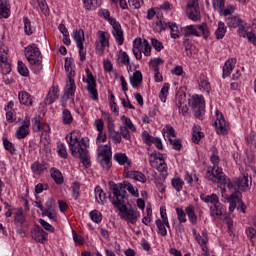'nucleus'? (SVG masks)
Listing matches in <instances>:
<instances>
[{"label":"nucleus","instance_id":"obj_1","mask_svg":"<svg viewBox=\"0 0 256 256\" xmlns=\"http://www.w3.org/2000/svg\"><path fill=\"white\" fill-rule=\"evenodd\" d=\"M110 191L108 195L109 201L112 203L113 207L115 209H118L120 211V217L121 219H124V221H127V223H131L132 225H135L137 223V219L139 218V211H137V208H129L127 207V191L133 196V197H139V190L133 186V184L123 181L122 183L115 184L113 182H109Z\"/></svg>","mask_w":256,"mask_h":256},{"label":"nucleus","instance_id":"obj_2","mask_svg":"<svg viewBox=\"0 0 256 256\" xmlns=\"http://www.w3.org/2000/svg\"><path fill=\"white\" fill-rule=\"evenodd\" d=\"M77 132L73 131L70 135H66V141L69 145V149L71 151V155L76 157V159H80L81 163L84 167H91V157L89 156V150H87V145L81 139L79 141V136H77Z\"/></svg>","mask_w":256,"mask_h":256},{"label":"nucleus","instance_id":"obj_3","mask_svg":"<svg viewBox=\"0 0 256 256\" xmlns=\"http://www.w3.org/2000/svg\"><path fill=\"white\" fill-rule=\"evenodd\" d=\"M213 175L218 177V183H221V185H226L228 189H234V193L236 191H239L240 193H247V191H251L253 179L249 177L248 174L240 176L231 181L230 179H227V176L223 173V169L218 168Z\"/></svg>","mask_w":256,"mask_h":256},{"label":"nucleus","instance_id":"obj_4","mask_svg":"<svg viewBox=\"0 0 256 256\" xmlns=\"http://www.w3.org/2000/svg\"><path fill=\"white\" fill-rule=\"evenodd\" d=\"M25 57L32 67H43V56L41 51L35 45H29L25 48Z\"/></svg>","mask_w":256,"mask_h":256},{"label":"nucleus","instance_id":"obj_5","mask_svg":"<svg viewBox=\"0 0 256 256\" xmlns=\"http://www.w3.org/2000/svg\"><path fill=\"white\" fill-rule=\"evenodd\" d=\"M86 77L83 78V82L87 83L86 89L88 91V95L92 101H97L99 99V93L97 92V81L95 80V76L91 73V70L86 69Z\"/></svg>","mask_w":256,"mask_h":256},{"label":"nucleus","instance_id":"obj_6","mask_svg":"<svg viewBox=\"0 0 256 256\" xmlns=\"http://www.w3.org/2000/svg\"><path fill=\"white\" fill-rule=\"evenodd\" d=\"M210 161L214 164V166L212 168H208L207 177L208 179H210V181H213L214 183H219V177L213 175V173L217 172V169H222L219 167V152L217 151V148H214L210 156Z\"/></svg>","mask_w":256,"mask_h":256},{"label":"nucleus","instance_id":"obj_7","mask_svg":"<svg viewBox=\"0 0 256 256\" xmlns=\"http://www.w3.org/2000/svg\"><path fill=\"white\" fill-rule=\"evenodd\" d=\"M111 157V147L107 145L104 146L103 149L98 153V161L101 167H103V169H106V171H109V169H111Z\"/></svg>","mask_w":256,"mask_h":256},{"label":"nucleus","instance_id":"obj_8","mask_svg":"<svg viewBox=\"0 0 256 256\" xmlns=\"http://www.w3.org/2000/svg\"><path fill=\"white\" fill-rule=\"evenodd\" d=\"M109 23L112 25V35L116 39L118 45H123L125 42V37L123 36V30L121 29V24L115 20V18H109Z\"/></svg>","mask_w":256,"mask_h":256},{"label":"nucleus","instance_id":"obj_9","mask_svg":"<svg viewBox=\"0 0 256 256\" xmlns=\"http://www.w3.org/2000/svg\"><path fill=\"white\" fill-rule=\"evenodd\" d=\"M186 13L191 21H199L201 15L197 6V0H191V3L187 4Z\"/></svg>","mask_w":256,"mask_h":256},{"label":"nucleus","instance_id":"obj_10","mask_svg":"<svg viewBox=\"0 0 256 256\" xmlns=\"http://www.w3.org/2000/svg\"><path fill=\"white\" fill-rule=\"evenodd\" d=\"M214 125L216 127L217 133L220 135L227 133V122L225 121L223 113L219 112V110H216V121L214 122Z\"/></svg>","mask_w":256,"mask_h":256},{"label":"nucleus","instance_id":"obj_11","mask_svg":"<svg viewBox=\"0 0 256 256\" xmlns=\"http://www.w3.org/2000/svg\"><path fill=\"white\" fill-rule=\"evenodd\" d=\"M31 125V119L29 117H25L22 122V125L16 131V137L18 139H25L27 135H29V127Z\"/></svg>","mask_w":256,"mask_h":256},{"label":"nucleus","instance_id":"obj_12","mask_svg":"<svg viewBox=\"0 0 256 256\" xmlns=\"http://www.w3.org/2000/svg\"><path fill=\"white\" fill-rule=\"evenodd\" d=\"M193 235L195 240L197 241V243H199V245L202 247V251L204 253H207L208 248H207V241H209V239L207 238V234L206 232H202V234L197 233L196 229H193Z\"/></svg>","mask_w":256,"mask_h":256},{"label":"nucleus","instance_id":"obj_13","mask_svg":"<svg viewBox=\"0 0 256 256\" xmlns=\"http://www.w3.org/2000/svg\"><path fill=\"white\" fill-rule=\"evenodd\" d=\"M57 99H59V88L52 86L44 99V105H52Z\"/></svg>","mask_w":256,"mask_h":256},{"label":"nucleus","instance_id":"obj_14","mask_svg":"<svg viewBox=\"0 0 256 256\" xmlns=\"http://www.w3.org/2000/svg\"><path fill=\"white\" fill-rule=\"evenodd\" d=\"M225 213H227V208H225V206L221 204L219 200L210 207V215L212 217H221V215H225Z\"/></svg>","mask_w":256,"mask_h":256},{"label":"nucleus","instance_id":"obj_15","mask_svg":"<svg viewBox=\"0 0 256 256\" xmlns=\"http://www.w3.org/2000/svg\"><path fill=\"white\" fill-rule=\"evenodd\" d=\"M240 197H241V192L236 190L227 199V201L229 203V211H230V213H233L235 211V208L237 207V205H239Z\"/></svg>","mask_w":256,"mask_h":256},{"label":"nucleus","instance_id":"obj_16","mask_svg":"<svg viewBox=\"0 0 256 256\" xmlns=\"http://www.w3.org/2000/svg\"><path fill=\"white\" fill-rule=\"evenodd\" d=\"M31 169L35 175H41V173H45L49 169V163L42 161V162H35L32 164Z\"/></svg>","mask_w":256,"mask_h":256},{"label":"nucleus","instance_id":"obj_17","mask_svg":"<svg viewBox=\"0 0 256 256\" xmlns=\"http://www.w3.org/2000/svg\"><path fill=\"white\" fill-rule=\"evenodd\" d=\"M189 105L192 109H199L201 107H205V98H203V96L195 94L189 101Z\"/></svg>","mask_w":256,"mask_h":256},{"label":"nucleus","instance_id":"obj_18","mask_svg":"<svg viewBox=\"0 0 256 256\" xmlns=\"http://www.w3.org/2000/svg\"><path fill=\"white\" fill-rule=\"evenodd\" d=\"M235 65H237V59L231 58L227 60L223 66V78L229 77L231 75V71L235 69Z\"/></svg>","mask_w":256,"mask_h":256},{"label":"nucleus","instance_id":"obj_19","mask_svg":"<svg viewBox=\"0 0 256 256\" xmlns=\"http://www.w3.org/2000/svg\"><path fill=\"white\" fill-rule=\"evenodd\" d=\"M33 239L37 241V243H45L47 241V232L43 230V228L37 226L34 229Z\"/></svg>","mask_w":256,"mask_h":256},{"label":"nucleus","instance_id":"obj_20","mask_svg":"<svg viewBox=\"0 0 256 256\" xmlns=\"http://www.w3.org/2000/svg\"><path fill=\"white\" fill-rule=\"evenodd\" d=\"M25 214H23V208H19L16 213H14V225L16 227H23L25 225Z\"/></svg>","mask_w":256,"mask_h":256},{"label":"nucleus","instance_id":"obj_21","mask_svg":"<svg viewBox=\"0 0 256 256\" xmlns=\"http://www.w3.org/2000/svg\"><path fill=\"white\" fill-rule=\"evenodd\" d=\"M95 198L99 205H105V203L107 202V194L103 191L101 186H96Z\"/></svg>","mask_w":256,"mask_h":256},{"label":"nucleus","instance_id":"obj_22","mask_svg":"<svg viewBox=\"0 0 256 256\" xmlns=\"http://www.w3.org/2000/svg\"><path fill=\"white\" fill-rule=\"evenodd\" d=\"M197 29L198 28L195 25H188V26L184 27L183 33H184L185 39H187V37H191V36L201 37V34H199Z\"/></svg>","mask_w":256,"mask_h":256},{"label":"nucleus","instance_id":"obj_23","mask_svg":"<svg viewBox=\"0 0 256 256\" xmlns=\"http://www.w3.org/2000/svg\"><path fill=\"white\" fill-rule=\"evenodd\" d=\"M128 179H135V181H140V183H146L147 177L145 174L139 172V171H130L127 173Z\"/></svg>","mask_w":256,"mask_h":256},{"label":"nucleus","instance_id":"obj_24","mask_svg":"<svg viewBox=\"0 0 256 256\" xmlns=\"http://www.w3.org/2000/svg\"><path fill=\"white\" fill-rule=\"evenodd\" d=\"M141 83H143V74H141V71L134 72L130 77V84L132 87H139Z\"/></svg>","mask_w":256,"mask_h":256},{"label":"nucleus","instance_id":"obj_25","mask_svg":"<svg viewBox=\"0 0 256 256\" xmlns=\"http://www.w3.org/2000/svg\"><path fill=\"white\" fill-rule=\"evenodd\" d=\"M227 26L231 28H237L238 25H241L243 23V20L239 18L238 16H228L225 19Z\"/></svg>","mask_w":256,"mask_h":256},{"label":"nucleus","instance_id":"obj_26","mask_svg":"<svg viewBox=\"0 0 256 256\" xmlns=\"http://www.w3.org/2000/svg\"><path fill=\"white\" fill-rule=\"evenodd\" d=\"M86 11H94L97 7H101V0H83Z\"/></svg>","mask_w":256,"mask_h":256},{"label":"nucleus","instance_id":"obj_27","mask_svg":"<svg viewBox=\"0 0 256 256\" xmlns=\"http://www.w3.org/2000/svg\"><path fill=\"white\" fill-rule=\"evenodd\" d=\"M149 163L151 167L157 169V171H160V173H167V163H165V161L159 163L156 160L150 159Z\"/></svg>","mask_w":256,"mask_h":256},{"label":"nucleus","instance_id":"obj_28","mask_svg":"<svg viewBox=\"0 0 256 256\" xmlns=\"http://www.w3.org/2000/svg\"><path fill=\"white\" fill-rule=\"evenodd\" d=\"M18 98L22 105H33V98L25 91L20 92Z\"/></svg>","mask_w":256,"mask_h":256},{"label":"nucleus","instance_id":"obj_29","mask_svg":"<svg viewBox=\"0 0 256 256\" xmlns=\"http://www.w3.org/2000/svg\"><path fill=\"white\" fill-rule=\"evenodd\" d=\"M201 201L204 203H211L212 205H215V203H219V196L217 194H211V195H200Z\"/></svg>","mask_w":256,"mask_h":256},{"label":"nucleus","instance_id":"obj_30","mask_svg":"<svg viewBox=\"0 0 256 256\" xmlns=\"http://www.w3.org/2000/svg\"><path fill=\"white\" fill-rule=\"evenodd\" d=\"M114 160L119 163V165H131V161H129V158L127 157V154L123 153H117L114 155Z\"/></svg>","mask_w":256,"mask_h":256},{"label":"nucleus","instance_id":"obj_31","mask_svg":"<svg viewBox=\"0 0 256 256\" xmlns=\"http://www.w3.org/2000/svg\"><path fill=\"white\" fill-rule=\"evenodd\" d=\"M225 33H227V26L222 21L218 22V28L215 31L216 39H223L225 37Z\"/></svg>","mask_w":256,"mask_h":256},{"label":"nucleus","instance_id":"obj_32","mask_svg":"<svg viewBox=\"0 0 256 256\" xmlns=\"http://www.w3.org/2000/svg\"><path fill=\"white\" fill-rule=\"evenodd\" d=\"M50 174L52 179H54L55 183H57V185H62L63 174L61 173V171H59V169L51 168Z\"/></svg>","mask_w":256,"mask_h":256},{"label":"nucleus","instance_id":"obj_33","mask_svg":"<svg viewBox=\"0 0 256 256\" xmlns=\"http://www.w3.org/2000/svg\"><path fill=\"white\" fill-rule=\"evenodd\" d=\"M73 38L76 41V45H77L78 49H82L83 42L85 41L83 30L74 31Z\"/></svg>","mask_w":256,"mask_h":256},{"label":"nucleus","instance_id":"obj_34","mask_svg":"<svg viewBox=\"0 0 256 256\" xmlns=\"http://www.w3.org/2000/svg\"><path fill=\"white\" fill-rule=\"evenodd\" d=\"M76 90L77 86L75 85V80L68 81L65 87V94L67 95V97H69V95L73 97V95H75Z\"/></svg>","mask_w":256,"mask_h":256},{"label":"nucleus","instance_id":"obj_35","mask_svg":"<svg viewBox=\"0 0 256 256\" xmlns=\"http://www.w3.org/2000/svg\"><path fill=\"white\" fill-rule=\"evenodd\" d=\"M109 136L111 137L112 141L116 144L121 143L122 138L120 132L115 131L111 126L108 127Z\"/></svg>","mask_w":256,"mask_h":256},{"label":"nucleus","instance_id":"obj_36","mask_svg":"<svg viewBox=\"0 0 256 256\" xmlns=\"http://www.w3.org/2000/svg\"><path fill=\"white\" fill-rule=\"evenodd\" d=\"M11 15V10L3 3V0H0V16L4 19H9Z\"/></svg>","mask_w":256,"mask_h":256},{"label":"nucleus","instance_id":"obj_37","mask_svg":"<svg viewBox=\"0 0 256 256\" xmlns=\"http://www.w3.org/2000/svg\"><path fill=\"white\" fill-rule=\"evenodd\" d=\"M171 183H172V186L175 189V191H177L178 193L180 191H182L183 186L185 185V182L183 181V179H181L179 177L178 178H173Z\"/></svg>","mask_w":256,"mask_h":256},{"label":"nucleus","instance_id":"obj_38","mask_svg":"<svg viewBox=\"0 0 256 256\" xmlns=\"http://www.w3.org/2000/svg\"><path fill=\"white\" fill-rule=\"evenodd\" d=\"M62 121L64 125H71V123H73V115H71V111L67 109L63 110Z\"/></svg>","mask_w":256,"mask_h":256},{"label":"nucleus","instance_id":"obj_39","mask_svg":"<svg viewBox=\"0 0 256 256\" xmlns=\"http://www.w3.org/2000/svg\"><path fill=\"white\" fill-rule=\"evenodd\" d=\"M186 214L189 217L192 225H197V214H195V210L193 209V206H188L186 208Z\"/></svg>","mask_w":256,"mask_h":256},{"label":"nucleus","instance_id":"obj_40","mask_svg":"<svg viewBox=\"0 0 256 256\" xmlns=\"http://www.w3.org/2000/svg\"><path fill=\"white\" fill-rule=\"evenodd\" d=\"M121 121H123V123L125 125L124 127H126V129H130V131H133V133H135V131H137V128L133 124V121H131V118H129L127 116H122Z\"/></svg>","mask_w":256,"mask_h":256},{"label":"nucleus","instance_id":"obj_41","mask_svg":"<svg viewBox=\"0 0 256 256\" xmlns=\"http://www.w3.org/2000/svg\"><path fill=\"white\" fill-rule=\"evenodd\" d=\"M89 216L94 223H101L103 221V215L98 210H92Z\"/></svg>","mask_w":256,"mask_h":256},{"label":"nucleus","instance_id":"obj_42","mask_svg":"<svg viewBox=\"0 0 256 256\" xmlns=\"http://www.w3.org/2000/svg\"><path fill=\"white\" fill-rule=\"evenodd\" d=\"M156 226L158 229V234L161 235V237H167V228L161 219L156 220Z\"/></svg>","mask_w":256,"mask_h":256},{"label":"nucleus","instance_id":"obj_43","mask_svg":"<svg viewBox=\"0 0 256 256\" xmlns=\"http://www.w3.org/2000/svg\"><path fill=\"white\" fill-rule=\"evenodd\" d=\"M169 83H165L160 91L159 97L162 103H165L167 101V95L169 94Z\"/></svg>","mask_w":256,"mask_h":256},{"label":"nucleus","instance_id":"obj_44","mask_svg":"<svg viewBox=\"0 0 256 256\" xmlns=\"http://www.w3.org/2000/svg\"><path fill=\"white\" fill-rule=\"evenodd\" d=\"M169 27V24L163 22V20H159L155 22L154 31L156 33H161L162 31H165Z\"/></svg>","mask_w":256,"mask_h":256},{"label":"nucleus","instance_id":"obj_45","mask_svg":"<svg viewBox=\"0 0 256 256\" xmlns=\"http://www.w3.org/2000/svg\"><path fill=\"white\" fill-rule=\"evenodd\" d=\"M18 73L22 75V77L29 76V69H27V66L21 60L18 61Z\"/></svg>","mask_w":256,"mask_h":256},{"label":"nucleus","instance_id":"obj_46","mask_svg":"<svg viewBox=\"0 0 256 256\" xmlns=\"http://www.w3.org/2000/svg\"><path fill=\"white\" fill-rule=\"evenodd\" d=\"M183 46L185 47L187 57H192L193 51L191 49H193V44H191V41H189V38H184Z\"/></svg>","mask_w":256,"mask_h":256},{"label":"nucleus","instance_id":"obj_47","mask_svg":"<svg viewBox=\"0 0 256 256\" xmlns=\"http://www.w3.org/2000/svg\"><path fill=\"white\" fill-rule=\"evenodd\" d=\"M197 29L203 35L204 39H207L209 35H211V32L209 31V27L207 26V23H202L198 25Z\"/></svg>","mask_w":256,"mask_h":256},{"label":"nucleus","instance_id":"obj_48","mask_svg":"<svg viewBox=\"0 0 256 256\" xmlns=\"http://www.w3.org/2000/svg\"><path fill=\"white\" fill-rule=\"evenodd\" d=\"M2 141H3L4 149H6V151H9V153H11V155H13L16 151L15 146H13V143L5 137L2 138Z\"/></svg>","mask_w":256,"mask_h":256},{"label":"nucleus","instance_id":"obj_49","mask_svg":"<svg viewBox=\"0 0 256 256\" xmlns=\"http://www.w3.org/2000/svg\"><path fill=\"white\" fill-rule=\"evenodd\" d=\"M168 27L171 31L170 35H171L172 39H178V37H179V33H178L179 27H177V24L169 22Z\"/></svg>","mask_w":256,"mask_h":256},{"label":"nucleus","instance_id":"obj_50","mask_svg":"<svg viewBox=\"0 0 256 256\" xmlns=\"http://www.w3.org/2000/svg\"><path fill=\"white\" fill-rule=\"evenodd\" d=\"M155 138L156 137L151 136L149 134V132H147V131H143V133H142V139H143L144 143L148 146L153 145V141H155Z\"/></svg>","mask_w":256,"mask_h":256},{"label":"nucleus","instance_id":"obj_51","mask_svg":"<svg viewBox=\"0 0 256 256\" xmlns=\"http://www.w3.org/2000/svg\"><path fill=\"white\" fill-rule=\"evenodd\" d=\"M163 64V59L161 58H154L150 60L149 65L152 67L154 72L159 71V65Z\"/></svg>","mask_w":256,"mask_h":256},{"label":"nucleus","instance_id":"obj_52","mask_svg":"<svg viewBox=\"0 0 256 256\" xmlns=\"http://www.w3.org/2000/svg\"><path fill=\"white\" fill-rule=\"evenodd\" d=\"M23 21H24V31L26 35H33V27H31V20H29V18L27 17H24Z\"/></svg>","mask_w":256,"mask_h":256},{"label":"nucleus","instance_id":"obj_53","mask_svg":"<svg viewBox=\"0 0 256 256\" xmlns=\"http://www.w3.org/2000/svg\"><path fill=\"white\" fill-rule=\"evenodd\" d=\"M72 197L74 199H78L79 198V191L81 189V184L79 182H73L72 186Z\"/></svg>","mask_w":256,"mask_h":256},{"label":"nucleus","instance_id":"obj_54","mask_svg":"<svg viewBox=\"0 0 256 256\" xmlns=\"http://www.w3.org/2000/svg\"><path fill=\"white\" fill-rule=\"evenodd\" d=\"M98 43H102L103 45H106L109 47V38L107 37V35L105 34V32L103 31H99L98 32Z\"/></svg>","mask_w":256,"mask_h":256},{"label":"nucleus","instance_id":"obj_55","mask_svg":"<svg viewBox=\"0 0 256 256\" xmlns=\"http://www.w3.org/2000/svg\"><path fill=\"white\" fill-rule=\"evenodd\" d=\"M168 141L170 145H172L173 149H175V151H181L183 145L181 144V141L179 139L173 140L171 138H168Z\"/></svg>","mask_w":256,"mask_h":256},{"label":"nucleus","instance_id":"obj_56","mask_svg":"<svg viewBox=\"0 0 256 256\" xmlns=\"http://www.w3.org/2000/svg\"><path fill=\"white\" fill-rule=\"evenodd\" d=\"M120 135L123 137V139H126V141H129L131 139V134L129 133V128L125 126H120Z\"/></svg>","mask_w":256,"mask_h":256},{"label":"nucleus","instance_id":"obj_57","mask_svg":"<svg viewBox=\"0 0 256 256\" xmlns=\"http://www.w3.org/2000/svg\"><path fill=\"white\" fill-rule=\"evenodd\" d=\"M150 158H154L153 161H160V162L165 161V155L157 151H154L153 153H151Z\"/></svg>","mask_w":256,"mask_h":256},{"label":"nucleus","instance_id":"obj_58","mask_svg":"<svg viewBox=\"0 0 256 256\" xmlns=\"http://www.w3.org/2000/svg\"><path fill=\"white\" fill-rule=\"evenodd\" d=\"M176 213L178 216V221H180V223H187L186 214L185 211H183V209L176 208Z\"/></svg>","mask_w":256,"mask_h":256},{"label":"nucleus","instance_id":"obj_59","mask_svg":"<svg viewBox=\"0 0 256 256\" xmlns=\"http://www.w3.org/2000/svg\"><path fill=\"white\" fill-rule=\"evenodd\" d=\"M39 223L40 225H42V227H44V229L46 231H49L50 233H53V231H55V228L53 227V225L49 224L47 221H45L44 219H39Z\"/></svg>","mask_w":256,"mask_h":256},{"label":"nucleus","instance_id":"obj_60","mask_svg":"<svg viewBox=\"0 0 256 256\" xmlns=\"http://www.w3.org/2000/svg\"><path fill=\"white\" fill-rule=\"evenodd\" d=\"M142 47L144 49L143 53L146 57H149L151 55V45L149 44V41L146 39L143 40Z\"/></svg>","mask_w":256,"mask_h":256},{"label":"nucleus","instance_id":"obj_61","mask_svg":"<svg viewBox=\"0 0 256 256\" xmlns=\"http://www.w3.org/2000/svg\"><path fill=\"white\" fill-rule=\"evenodd\" d=\"M151 45L158 52L162 51V49H163V43L155 38L151 39Z\"/></svg>","mask_w":256,"mask_h":256},{"label":"nucleus","instance_id":"obj_62","mask_svg":"<svg viewBox=\"0 0 256 256\" xmlns=\"http://www.w3.org/2000/svg\"><path fill=\"white\" fill-rule=\"evenodd\" d=\"M201 139H203V132L194 130L192 134L193 143H199Z\"/></svg>","mask_w":256,"mask_h":256},{"label":"nucleus","instance_id":"obj_63","mask_svg":"<svg viewBox=\"0 0 256 256\" xmlns=\"http://www.w3.org/2000/svg\"><path fill=\"white\" fill-rule=\"evenodd\" d=\"M47 189H49V185L39 183L35 186V193L39 195L40 193H43V191H47Z\"/></svg>","mask_w":256,"mask_h":256},{"label":"nucleus","instance_id":"obj_64","mask_svg":"<svg viewBox=\"0 0 256 256\" xmlns=\"http://www.w3.org/2000/svg\"><path fill=\"white\" fill-rule=\"evenodd\" d=\"M246 37L250 43L256 46V34L253 32H247Z\"/></svg>","mask_w":256,"mask_h":256}]
</instances>
